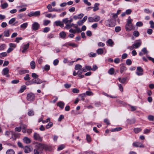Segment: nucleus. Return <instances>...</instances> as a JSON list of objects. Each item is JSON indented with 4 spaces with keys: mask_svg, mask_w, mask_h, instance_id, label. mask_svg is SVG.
Returning <instances> with one entry per match:
<instances>
[{
    "mask_svg": "<svg viewBox=\"0 0 154 154\" xmlns=\"http://www.w3.org/2000/svg\"><path fill=\"white\" fill-rule=\"evenodd\" d=\"M136 25L137 26L140 27L142 26L143 25V23L141 21H139L137 23Z\"/></svg>",
    "mask_w": 154,
    "mask_h": 154,
    "instance_id": "nucleus-48",
    "label": "nucleus"
},
{
    "mask_svg": "<svg viewBox=\"0 0 154 154\" xmlns=\"http://www.w3.org/2000/svg\"><path fill=\"white\" fill-rule=\"evenodd\" d=\"M50 30V28L48 27H45L44 28L43 32H47Z\"/></svg>",
    "mask_w": 154,
    "mask_h": 154,
    "instance_id": "nucleus-56",
    "label": "nucleus"
},
{
    "mask_svg": "<svg viewBox=\"0 0 154 154\" xmlns=\"http://www.w3.org/2000/svg\"><path fill=\"white\" fill-rule=\"evenodd\" d=\"M39 27V24L36 22H34L32 25V29L34 31L38 30Z\"/></svg>",
    "mask_w": 154,
    "mask_h": 154,
    "instance_id": "nucleus-10",
    "label": "nucleus"
},
{
    "mask_svg": "<svg viewBox=\"0 0 154 154\" xmlns=\"http://www.w3.org/2000/svg\"><path fill=\"white\" fill-rule=\"evenodd\" d=\"M105 24L107 26L112 27L115 26V24L112 21V19L111 18L105 21Z\"/></svg>",
    "mask_w": 154,
    "mask_h": 154,
    "instance_id": "nucleus-2",
    "label": "nucleus"
},
{
    "mask_svg": "<svg viewBox=\"0 0 154 154\" xmlns=\"http://www.w3.org/2000/svg\"><path fill=\"white\" fill-rule=\"evenodd\" d=\"M32 76L33 78H37L38 76L35 73H33L32 74Z\"/></svg>",
    "mask_w": 154,
    "mask_h": 154,
    "instance_id": "nucleus-60",
    "label": "nucleus"
},
{
    "mask_svg": "<svg viewBox=\"0 0 154 154\" xmlns=\"http://www.w3.org/2000/svg\"><path fill=\"white\" fill-rule=\"evenodd\" d=\"M107 43L111 47H112L114 44V42L111 39H109L108 40Z\"/></svg>",
    "mask_w": 154,
    "mask_h": 154,
    "instance_id": "nucleus-21",
    "label": "nucleus"
},
{
    "mask_svg": "<svg viewBox=\"0 0 154 154\" xmlns=\"http://www.w3.org/2000/svg\"><path fill=\"white\" fill-rule=\"evenodd\" d=\"M8 6V4L7 3H5L2 4L1 5V7L3 9H5L7 8Z\"/></svg>",
    "mask_w": 154,
    "mask_h": 154,
    "instance_id": "nucleus-35",
    "label": "nucleus"
},
{
    "mask_svg": "<svg viewBox=\"0 0 154 154\" xmlns=\"http://www.w3.org/2000/svg\"><path fill=\"white\" fill-rule=\"evenodd\" d=\"M129 106L131 108V111H134L136 110L137 109V107L136 106H132L131 105H129Z\"/></svg>",
    "mask_w": 154,
    "mask_h": 154,
    "instance_id": "nucleus-61",
    "label": "nucleus"
},
{
    "mask_svg": "<svg viewBox=\"0 0 154 154\" xmlns=\"http://www.w3.org/2000/svg\"><path fill=\"white\" fill-rule=\"evenodd\" d=\"M149 24H150V27L152 28H154V22L152 20H151L149 21Z\"/></svg>",
    "mask_w": 154,
    "mask_h": 154,
    "instance_id": "nucleus-55",
    "label": "nucleus"
},
{
    "mask_svg": "<svg viewBox=\"0 0 154 154\" xmlns=\"http://www.w3.org/2000/svg\"><path fill=\"white\" fill-rule=\"evenodd\" d=\"M114 72V69L113 68H111L108 71V73L110 75H112Z\"/></svg>",
    "mask_w": 154,
    "mask_h": 154,
    "instance_id": "nucleus-33",
    "label": "nucleus"
},
{
    "mask_svg": "<svg viewBox=\"0 0 154 154\" xmlns=\"http://www.w3.org/2000/svg\"><path fill=\"white\" fill-rule=\"evenodd\" d=\"M86 139L88 142H90L91 141V138L88 134H87L86 135Z\"/></svg>",
    "mask_w": 154,
    "mask_h": 154,
    "instance_id": "nucleus-49",
    "label": "nucleus"
},
{
    "mask_svg": "<svg viewBox=\"0 0 154 154\" xmlns=\"http://www.w3.org/2000/svg\"><path fill=\"white\" fill-rule=\"evenodd\" d=\"M89 56L90 57H94L97 55V54L95 53H91L89 54Z\"/></svg>",
    "mask_w": 154,
    "mask_h": 154,
    "instance_id": "nucleus-58",
    "label": "nucleus"
},
{
    "mask_svg": "<svg viewBox=\"0 0 154 154\" xmlns=\"http://www.w3.org/2000/svg\"><path fill=\"white\" fill-rule=\"evenodd\" d=\"M73 19L71 18L70 20H68L67 18H66L62 20L63 22L66 25L71 23Z\"/></svg>",
    "mask_w": 154,
    "mask_h": 154,
    "instance_id": "nucleus-11",
    "label": "nucleus"
},
{
    "mask_svg": "<svg viewBox=\"0 0 154 154\" xmlns=\"http://www.w3.org/2000/svg\"><path fill=\"white\" fill-rule=\"evenodd\" d=\"M96 52L98 54H102L103 53V50L102 48L98 49L96 51Z\"/></svg>",
    "mask_w": 154,
    "mask_h": 154,
    "instance_id": "nucleus-27",
    "label": "nucleus"
},
{
    "mask_svg": "<svg viewBox=\"0 0 154 154\" xmlns=\"http://www.w3.org/2000/svg\"><path fill=\"white\" fill-rule=\"evenodd\" d=\"M30 77L29 76V74H27L26 76L24 78V79L25 81L29 80L30 79Z\"/></svg>",
    "mask_w": 154,
    "mask_h": 154,
    "instance_id": "nucleus-36",
    "label": "nucleus"
},
{
    "mask_svg": "<svg viewBox=\"0 0 154 154\" xmlns=\"http://www.w3.org/2000/svg\"><path fill=\"white\" fill-rule=\"evenodd\" d=\"M33 138L35 140L39 141H42V139L39 135V134L36 133H35L33 135Z\"/></svg>",
    "mask_w": 154,
    "mask_h": 154,
    "instance_id": "nucleus-8",
    "label": "nucleus"
},
{
    "mask_svg": "<svg viewBox=\"0 0 154 154\" xmlns=\"http://www.w3.org/2000/svg\"><path fill=\"white\" fill-rule=\"evenodd\" d=\"M122 129V128L121 127H118L115 128H112L111 130L112 132H115L120 131Z\"/></svg>",
    "mask_w": 154,
    "mask_h": 154,
    "instance_id": "nucleus-28",
    "label": "nucleus"
},
{
    "mask_svg": "<svg viewBox=\"0 0 154 154\" xmlns=\"http://www.w3.org/2000/svg\"><path fill=\"white\" fill-rule=\"evenodd\" d=\"M7 55V54L6 52H2L0 53V58H2V57H6Z\"/></svg>",
    "mask_w": 154,
    "mask_h": 154,
    "instance_id": "nucleus-41",
    "label": "nucleus"
},
{
    "mask_svg": "<svg viewBox=\"0 0 154 154\" xmlns=\"http://www.w3.org/2000/svg\"><path fill=\"white\" fill-rule=\"evenodd\" d=\"M128 122L130 124H133L135 122V120L134 119H133L131 120H128Z\"/></svg>",
    "mask_w": 154,
    "mask_h": 154,
    "instance_id": "nucleus-52",
    "label": "nucleus"
},
{
    "mask_svg": "<svg viewBox=\"0 0 154 154\" xmlns=\"http://www.w3.org/2000/svg\"><path fill=\"white\" fill-rule=\"evenodd\" d=\"M9 69L8 68H5L2 70V74L3 75H5L7 77H8L9 76V75L8 74L9 72Z\"/></svg>",
    "mask_w": 154,
    "mask_h": 154,
    "instance_id": "nucleus-9",
    "label": "nucleus"
},
{
    "mask_svg": "<svg viewBox=\"0 0 154 154\" xmlns=\"http://www.w3.org/2000/svg\"><path fill=\"white\" fill-rule=\"evenodd\" d=\"M50 21L49 20H45L44 21L43 24L45 26H47L50 23Z\"/></svg>",
    "mask_w": 154,
    "mask_h": 154,
    "instance_id": "nucleus-43",
    "label": "nucleus"
},
{
    "mask_svg": "<svg viewBox=\"0 0 154 154\" xmlns=\"http://www.w3.org/2000/svg\"><path fill=\"white\" fill-rule=\"evenodd\" d=\"M9 46L10 47L13 48H16V45L15 44L12 43H10L9 44Z\"/></svg>",
    "mask_w": 154,
    "mask_h": 154,
    "instance_id": "nucleus-63",
    "label": "nucleus"
},
{
    "mask_svg": "<svg viewBox=\"0 0 154 154\" xmlns=\"http://www.w3.org/2000/svg\"><path fill=\"white\" fill-rule=\"evenodd\" d=\"M36 83L35 84H40L42 83L43 82H45V81H42V80H41L40 79L38 78H36Z\"/></svg>",
    "mask_w": 154,
    "mask_h": 154,
    "instance_id": "nucleus-30",
    "label": "nucleus"
},
{
    "mask_svg": "<svg viewBox=\"0 0 154 154\" xmlns=\"http://www.w3.org/2000/svg\"><path fill=\"white\" fill-rule=\"evenodd\" d=\"M6 45L5 44H2L0 46V51L4 50L6 48Z\"/></svg>",
    "mask_w": 154,
    "mask_h": 154,
    "instance_id": "nucleus-34",
    "label": "nucleus"
},
{
    "mask_svg": "<svg viewBox=\"0 0 154 154\" xmlns=\"http://www.w3.org/2000/svg\"><path fill=\"white\" fill-rule=\"evenodd\" d=\"M44 69L46 71H48L50 69V66L49 65H46L44 68Z\"/></svg>",
    "mask_w": 154,
    "mask_h": 154,
    "instance_id": "nucleus-44",
    "label": "nucleus"
},
{
    "mask_svg": "<svg viewBox=\"0 0 154 154\" xmlns=\"http://www.w3.org/2000/svg\"><path fill=\"white\" fill-rule=\"evenodd\" d=\"M3 33L4 36L5 37H8L9 36V31L8 30L4 31Z\"/></svg>",
    "mask_w": 154,
    "mask_h": 154,
    "instance_id": "nucleus-39",
    "label": "nucleus"
},
{
    "mask_svg": "<svg viewBox=\"0 0 154 154\" xmlns=\"http://www.w3.org/2000/svg\"><path fill=\"white\" fill-rule=\"evenodd\" d=\"M100 4L98 3H95L94 5V7H93V11L95 12L99 9V8L98 7V6Z\"/></svg>",
    "mask_w": 154,
    "mask_h": 154,
    "instance_id": "nucleus-22",
    "label": "nucleus"
},
{
    "mask_svg": "<svg viewBox=\"0 0 154 154\" xmlns=\"http://www.w3.org/2000/svg\"><path fill=\"white\" fill-rule=\"evenodd\" d=\"M133 34L135 36L137 37L139 36V33L138 31H135L134 32Z\"/></svg>",
    "mask_w": 154,
    "mask_h": 154,
    "instance_id": "nucleus-47",
    "label": "nucleus"
},
{
    "mask_svg": "<svg viewBox=\"0 0 154 154\" xmlns=\"http://www.w3.org/2000/svg\"><path fill=\"white\" fill-rule=\"evenodd\" d=\"M132 63L131 61L129 59H128L126 60V63L127 65H130Z\"/></svg>",
    "mask_w": 154,
    "mask_h": 154,
    "instance_id": "nucleus-57",
    "label": "nucleus"
},
{
    "mask_svg": "<svg viewBox=\"0 0 154 154\" xmlns=\"http://www.w3.org/2000/svg\"><path fill=\"white\" fill-rule=\"evenodd\" d=\"M141 130V129L139 128H135L134 129V131L135 133H137Z\"/></svg>",
    "mask_w": 154,
    "mask_h": 154,
    "instance_id": "nucleus-40",
    "label": "nucleus"
},
{
    "mask_svg": "<svg viewBox=\"0 0 154 154\" xmlns=\"http://www.w3.org/2000/svg\"><path fill=\"white\" fill-rule=\"evenodd\" d=\"M132 20L130 17H129L125 26V29L127 31H130L133 29V27L131 23Z\"/></svg>",
    "mask_w": 154,
    "mask_h": 154,
    "instance_id": "nucleus-1",
    "label": "nucleus"
},
{
    "mask_svg": "<svg viewBox=\"0 0 154 154\" xmlns=\"http://www.w3.org/2000/svg\"><path fill=\"white\" fill-rule=\"evenodd\" d=\"M59 35L60 37L62 38H64L66 35L65 32L64 31H62L60 32V33Z\"/></svg>",
    "mask_w": 154,
    "mask_h": 154,
    "instance_id": "nucleus-26",
    "label": "nucleus"
},
{
    "mask_svg": "<svg viewBox=\"0 0 154 154\" xmlns=\"http://www.w3.org/2000/svg\"><path fill=\"white\" fill-rule=\"evenodd\" d=\"M53 125V123L51 122H49L46 126V128L47 129L49 128Z\"/></svg>",
    "mask_w": 154,
    "mask_h": 154,
    "instance_id": "nucleus-51",
    "label": "nucleus"
},
{
    "mask_svg": "<svg viewBox=\"0 0 154 154\" xmlns=\"http://www.w3.org/2000/svg\"><path fill=\"white\" fill-rule=\"evenodd\" d=\"M57 105L59 106L61 109H63L64 107V103L61 101H60L58 103Z\"/></svg>",
    "mask_w": 154,
    "mask_h": 154,
    "instance_id": "nucleus-25",
    "label": "nucleus"
},
{
    "mask_svg": "<svg viewBox=\"0 0 154 154\" xmlns=\"http://www.w3.org/2000/svg\"><path fill=\"white\" fill-rule=\"evenodd\" d=\"M83 2L88 6H90L91 5V3L89 2L88 0H83Z\"/></svg>",
    "mask_w": 154,
    "mask_h": 154,
    "instance_id": "nucleus-59",
    "label": "nucleus"
},
{
    "mask_svg": "<svg viewBox=\"0 0 154 154\" xmlns=\"http://www.w3.org/2000/svg\"><path fill=\"white\" fill-rule=\"evenodd\" d=\"M15 20L16 19L15 18H12L9 21L8 23L9 24H12L15 21Z\"/></svg>",
    "mask_w": 154,
    "mask_h": 154,
    "instance_id": "nucleus-42",
    "label": "nucleus"
},
{
    "mask_svg": "<svg viewBox=\"0 0 154 154\" xmlns=\"http://www.w3.org/2000/svg\"><path fill=\"white\" fill-rule=\"evenodd\" d=\"M121 65V66L120 68V72L121 73H122L123 72V71L126 70L127 69L125 66L124 65V64H122Z\"/></svg>",
    "mask_w": 154,
    "mask_h": 154,
    "instance_id": "nucleus-23",
    "label": "nucleus"
},
{
    "mask_svg": "<svg viewBox=\"0 0 154 154\" xmlns=\"http://www.w3.org/2000/svg\"><path fill=\"white\" fill-rule=\"evenodd\" d=\"M133 145L134 146L137 147H144V146L142 143L138 142L134 143H133Z\"/></svg>",
    "mask_w": 154,
    "mask_h": 154,
    "instance_id": "nucleus-13",
    "label": "nucleus"
},
{
    "mask_svg": "<svg viewBox=\"0 0 154 154\" xmlns=\"http://www.w3.org/2000/svg\"><path fill=\"white\" fill-rule=\"evenodd\" d=\"M29 45V43L23 45V50L22 51V53H24L26 51L28 48Z\"/></svg>",
    "mask_w": 154,
    "mask_h": 154,
    "instance_id": "nucleus-16",
    "label": "nucleus"
},
{
    "mask_svg": "<svg viewBox=\"0 0 154 154\" xmlns=\"http://www.w3.org/2000/svg\"><path fill=\"white\" fill-rule=\"evenodd\" d=\"M26 89V86L25 85H23L21 87V88L20 90V93H22Z\"/></svg>",
    "mask_w": 154,
    "mask_h": 154,
    "instance_id": "nucleus-37",
    "label": "nucleus"
},
{
    "mask_svg": "<svg viewBox=\"0 0 154 154\" xmlns=\"http://www.w3.org/2000/svg\"><path fill=\"white\" fill-rule=\"evenodd\" d=\"M31 68L32 69H34L35 67V64L34 61H32L30 63Z\"/></svg>",
    "mask_w": 154,
    "mask_h": 154,
    "instance_id": "nucleus-24",
    "label": "nucleus"
},
{
    "mask_svg": "<svg viewBox=\"0 0 154 154\" xmlns=\"http://www.w3.org/2000/svg\"><path fill=\"white\" fill-rule=\"evenodd\" d=\"M28 114L29 116H32L34 115L33 111L32 110H30L28 113Z\"/></svg>",
    "mask_w": 154,
    "mask_h": 154,
    "instance_id": "nucleus-53",
    "label": "nucleus"
},
{
    "mask_svg": "<svg viewBox=\"0 0 154 154\" xmlns=\"http://www.w3.org/2000/svg\"><path fill=\"white\" fill-rule=\"evenodd\" d=\"M142 51L144 54H147L148 52L145 48H144L142 49Z\"/></svg>",
    "mask_w": 154,
    "mask_h": 154,
    "instance_id": "nucleus-54",
    "label": "nucleus"
},
{
    "mask_svg": "<svg viewBox=\"0 0 154 154\" xmlns=\"http://www.w3.org/2000/svg\"><path fill=\"white\" fill-rule=\"evenodd\" d=\"M41 146H42V151L43 149H45L46 150L49 149V148L48 146V145L46 144L41 143Z\"/></svg>",
    "mask_w": 154,
    "mask_h": 154,
    "instance_id": "nucleus-19",
    "label": "nucleus"
},
{
    "mask_svg": "<svg viewBox=\"0 0 154 154\" xmlns=\"http://www.w3.org/2000/svg\"><path fill=\"white\" fill-rule=\"evenodd\" d=\"M35 149L39 151V152H42V146H41V143H38L35 146Z\"/></svg>",
    "mask_w": 154,
    "mask_h": 154,
    "instance_id": "nucleus-12",
    "label": "nucleus"
},
{
    "mask_svg": "<svg viewBox=\"0 0 154 154\" xmlns=\"http://www.w3.org/2000/svg\"><path fill=\"white\" fill-rule=\"evenodd\" d=\"M126 79L125 78H122L121 79L120 78H119V81L121 83L123 84L126 81Z\"/></svg>",
    "mask_w": 154,
    "mask_h": 154,
    "instance_id": "nucleus-32",
    "label": "nucleus"
},
{
    "mask_svg": "<svg viewBox=\"0 0 154 154\" xmlns=\"http://www.w3.org/2000/svg\"><path fill=\"white\" fill-rule=\"evenodd\" d=\"M54 23L57 26H59L61 27H63L64 26V24L60 20L56 21L54 22Z\"/></svg>",
    "mask_w": 154,
    "mask_h": 154,
    "instance_id": "nucleus-15",
    "label": "nucleus"
},
{
    "mask_svg": "<svg viewBox=\"0 0 154 154\" xmlns=\"http://www.w3.org/2000/svg\"><path fill=\"white\" fill-rule=\"evenodd\" d=\"M72 92L74 93H78L79 92V90L76 88H74L72 89Z\"/></svg>",
    "mask_w": 154,
    "mask_h": 154,
    "instance_id": "nucleus-62",
    "label": "nucleus"
},
{
    "mask_svg": "<svg viewBox=\"0 0 154 154\" xmlns=\"http://www.w3.org/2000/svg\"><path fill=\"white\" fill-rule=\"evenodd\" d=\"M23 140L24 142L27 144L31 142L30 139L27 137H24L23 139Z\"/></svg>",
    "mask_w": 154,
    "mask_h": 154,
    "instance_id": "nucleus-18",
    "label": "nucleus"
},
{
    "mask_svg": "<svg viewBox=\"0 0 154 154\" xmlns=\"http://www.w3.org/2000/svg\"><path fill=\"white\" fill-rule=\"evenodd\" d=\"M121 30V28L120 26H116L115 28V31L117 32H119Z\"/></svg>",
    "mask_w": 154,
    "mask_h": 154,
    "instance_id": "nucleus-46",
    "label": "nucleus"
},
{
    "mask_svg": "<svg viewBox=\"0 0 154 154\" xmlns=\"http://www.w3.org/2000/svg\"><path fill=\"white\" fill-rule=\"evenodd\" d=\"M24 152L26 153H28L30 152L32 150L31 148L28 146H25L24 148Z\"/></svg>",
    "mask_w": 154,
    "mask_h": 154,
    "instance_id": "nucleus-17",
    "label": "nucleus"
},
{
    "mask_svg": "<svg viewBox=\"0 0 154 154\" xmlns=\"http://www.w3.org/2000/svg\"><path fill=\"white\" fill-rule=\"evenodd\" d=\"M18 72L19 74L20 75H22L29 72V71L28 70L23 69H20L18 70Z\"/></svg>",
    "mask_w": 154,
    "mask_h": 154,
    "instance_id": "nucleus-14",
    "label": "nucleus"
},
{
    "mask_svg": "<svg viewBox=\"0 0 154 154\" xmlns=\"http://www.w3.org/2000/svg\"><path fill=\"white\" fill-rule=\"evenodd\" d=\"M75 26L74 24L73 23H71L68 24L66 25V26H65L64 28L67 29H68L72 27V26L74 27Z\"/></svg>",
    "mask_w": 154,
    "mask_h": 154,
    "instance_id": "nucleus-20",
    "label": "nucleus"
},
{
    "mask_svg": "<svg viewBox=\"0 0 154 154\" xmlns=\"http://www.w3.org/2000/svg\"><path fill=\"white\" fill-rule=\"evenodd\" d=\"M85 96V94H82L81 95H80L79 96V97L81 98L80 100H85L84 97Z\"/></svg>",
    "mask_w": 154,
    "mask_h": 154,
    "instance_id": "nucleus-50",
    "label": "nucleus"
},
{
    "mask_svg": "<svg viewBox=\"0 0 154 154\" xmlns=\"http://www.w3.org/2000/svg\"><path fill=\"white\" fill-rule=\"evenodd\" d=\"M82 66L80 64H76L75 66V70H80L82 68Z\"/></svg>",
    "mask_w": 154,
    "mask_h": 154,
    "instance_id": "nucleus-31",
    "label": "nucleus"
},
{
    "mask_svg": "<svg viewBox=\"0 0 154 154\" xmlns=\"http://www.w3.org/2000/svg\"><path fill=\"white\" fill-rule=\"evenodd\" d=\"M137 72H136V74L138 75H143V69L140 66H138L137 68Z\"/></svg>",
    "mask_w": 154,
    "mask_h": 154,
    "instance_id": "nucleus-7",
    "label": "nucleus"
},
{
    "mask_svg": "<svg viewBox=\"0 0 154 154\" xmlns=\"http://www.w3.org/2000/svg\"><path fill=\"white\" fill-rule=\"evenodd\" d=\"M35 95L32 93H29L27 94V99L30 101H33L35 99Z\"/></svg>",
    "mask_w": 154,
    "mask_h": 154,
    "instance_id": "nucleus-4",
    "label": "nucleus"
},
{
    "mask_svg": "<svg viewBox=\"0 0 154 154\" xmlns=\"http://www.w3.org/2000/svg\"><path fill=\"white\" fill-rule=\"evenodd\" d=\"M142 42L140 40H138L135 41L134 43L133 44V46L134 48L136 49L138 48L141 45Z\"/></svg>",
    "mask_w": 154,
    "mask_h": 154,
    "instance_id": "nucleus-5",
    "label": "nucleus"
},
{
    "mask_svg": "<svg viewBox=\"0 0 154 154\" xmlns=\"http://www.w3.org/2000/svg\"><path fill=\"white\" fill-rule=\"evenodd\" d=\"M40 12L39 11H36L35 12H31L29 14H28V16L29 17H31L32 16H37L40 15Z\"/></svg>",
    "mask_w": 154,
    "mask_h": 154,
    "instance_id": "nucleus-6",
    "label": "nucleus"
},
{
    "mask_svg": "<svg viewBox=\"0 0 154 154\" xmlns=\"http://www.w3.org/2000/svg\"><path fill=\"white\" fill-rule=\"evenodd\" d=\"M100 19V17L97 15L94 16V17H90L88 18V20L90 22H97Z\"/></svg>",
    "mask_w": 154,
    "mask_h": 154,
    "instance_id": "nucleus-3",
    "label": "nucleus"
},
{
    "mask_svg": "<svg viewBox=\"0 0 154 154\" xmlns=\"http://www.w3.org/2000/svg\"><path fill=\"white\" fill-rule=\"evenodd\" d=\"M148 119L150 121H154V116L152 115H149L148 116Z\"/></svg>",
    "mask_w": 154,
    "mask_h": 154,
    "instance_id": "nucleus-45",
    "label": "nucleus"
},
{
    "mask_svg": "<svg viewBox=\"0 0 154 154\" xmlns=\"http://www.w3.org/2000/svg\"><path fill=\"white\" fill-rule=\"evenodd\" d=\"M28 26V23H25L21 25L20 27L23 29H25Z\"/></svg>",
    "mask_w": 154,
    "mask_h": 154,
    "instance_id": "nucleus-38",
    "label": "nucleus"
},
{
    "mask_svg": "<svg viewBox=\"0 0 154 154\" xmlns=\"http://www.w3.org/2000/svg\"><path fill=\"white\" fill-rule=\"evenodd\" d=\"M6 154H15V152L13 149H10L7 150Z\"/></svg>",
    "mask_w": 154,
    "mask_h": 154,
    "instance_id": "nucleus-29",
    "label": "nucleus"
},
{
    "mask_svg": "<svg viewBox=\"0 0 154 154\" xmlns=\"http://www.w3.org/2000/svg\"><path fill=\"white\" fill-rule=\"evenodd\" d=\"M147 33L149 35H151L152 32V30L151 29H148L147 30Z\"/></svg>",
    "mask_w": 154,
    "mask_h": 154,
    "instance_id": "nucleus-64",
    "label": "nucleus"
}]
</instances>
